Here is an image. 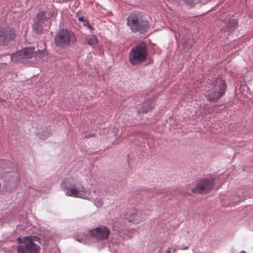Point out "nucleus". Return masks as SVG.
<instances>
[{
	"label": "nucleus",
	"mask_w": 253,
	"mask_h": 253,
	"mask_svg": "<svg viewBox=\"0 0 253 253\" xmlns=\"http://www.w3.org/2000/svg\"><path fill=\"white\" fill-rule=\"evenodd\" d=\"M109 229L105 226L102 225L89 231L91 237L99 240L107 239L110 234Z\"/></svg>",
	"instance_id": "10"
},
{
	"label": "nucleus",
	"mask_w": 253,
	"mask_h": 253,
	"mask_svg": "<svg viewBox=\"0 0 253 253\" xmlns=\"http://www.w3.org/2000/svg\"><path fill=\"white\" fill-rule=\"evenodd\" d=\"M37 238L36 236H31L23 238H17V241L20 244L17 247L18 253H40V247L34 243Z\"/></svg>",
	"instance_id": "7"
},
{
	"label": "nucleus",
	"mask_w": 253,
	"mask_h": 253,
	"mask_svg": "<svg viewBox=\"0 0 253 253\" xmlns=\"http://www.w3.org/2000/svg\"><path fill=\"white\" fill-rule=\"evenodd\" d=\"M85 42L89 45H94L97 42V39L95 36H88L85 38Z\"/></svg>",
	"instance_id": "15"
},
{
	"label": "nucleus",
	"mask_w": 253,
	"mask_h": 253,
	"mask_svg": "<svg viewBox=\"0 0 253 253\" xmlns=\"http://www.w3.org/2000/svg\"><path fill=\"white\" fill-rule=\"evenodd\" d=\"M130 214L132 216L131 218L128 219L129 221L132 220H137L141 221L145 218V214H144L140 211H137L136 210H133L130 212Z\"/></svg>",
	"instance_id": "13"
},
{
	"label": "nucleus",
	"mask_w": 253,
	"mask_h": 253,
	"mask_svg": "<svg viewBox=\"0 0 253 253\" xmlns=\"http://www.w3.org/2000/svg\"><path fill=\"white\" fill-rule=\"evenodd\" d=\"M0 179L2 180L3 191L11 192L14 190L20 180L17 167L9 161L1 160Z\"/></svg>",
	"instance_id": "2"
},
{
	"label": "nucleus",
	"mask_w": 253,
	"mask_h": 253,
	"mask_svg": "<svg viewBox=\"0 0 253 253\" xmlns=\"http://www.w3.org/2000/svg\"><path fill=\"white\" fill-rule=\"evenodd\" d=\"M127 25L133 33L142 34L147 31L149 23L140 14L133 13L127 17Z\"/></svg>",
	"instance_id": "5"
},
{
	"label": "nucleus",
	"mask_w": 253,
	"mask_h": 253,
	"mask_svg": "<svg viewBox=\"0 0 253 253\" xmlns=\"http://www.w3.org/2000/svg\"><path fill=\"white\" fill-rule=\"evenodd\" d=\"M77 39L73 32L68 29H60L54 38L56 46L65 48L76 42Z\"/></svg>",
	"instance_id": "6"
},
{
	"label": "nucleus",
	"mask_w": 253,
	"mask_h": 253,
	"mask_svg": "<svg viewBox=\"0 0 253 253\" xmlns=\"http://www.w3.org/2000/svg\"><path fill=\"white\" fill-rule=\"evenodd\" d=\"M234 24H235H235H236V22H235V21H234Z\"/></svg>",
	"instance_id": "26"
},
{
	"label": "nucleus",
	"mask_w": 253,
	"mask_h": 253,
	"mask_svg": "<svg viewBox=\"0 0 253 253\" xmlns=\"http://www.w3.org/2000/svg\"><path fill=\"white\" fill-rule=\"evenodd\" d=\"M76 17L78 18V20L79 21H80L81 22H83V24L84 23H86V21H85V22L84 21V19L83 17V16H80L79 15V13H77L76 14Z\"/></svg>",
	"instance_id": "17"
},
{
	"label": "nucleus",
	"mask_w": 253,
	"mask_h": 253,
	"mask_svg": "<svg viewBox=\"0 0 253 253\" xmlns=\"http://www.w3.org/2000/svg\"><path fill=\"white\" fill-rule=\"evenodd\" d=\"M83 25H84V26H86V27H87V28H88V29H89L91 31L92 30V29H93L92 27L90 25L88 24V23L87 22H86V23H84L83 24Z\"/></svg>",
	"instance_id": "19"
},
{
	"label": "nucleus",
	"mask_w": 253,
	"mask_h": 253,
	"mask_svg": "<svg viewBox=\"0 0 253 253\" xmlns=\"http://www.w3.org/2000/svg\"><path fill=\"white\" fill-rule=\"evenodd\" d=\"M51 92H52V91L50 90V91H49V93H47V95H49V94H51Z\"/></svg>",
	"instance_id": "23"
},
{
	"label": "nucleus",
	"mask_w": 253,
	"mask_h": 253,
	"mask_svg": "<svg viewBox=\"0 0 253 253\" xmlns=\"http://www.w3.org/2000/svg\"><path fill=\"white\" fill-rule=\"evenodd\" d=\"M226 84L221 78L216 79L211 83H209L205 88V94L207 100L215 102L225 93Z\"/></svg>",
	"instance_id": "3"
},
{
	"label": "nucleus",
	"mask_w": 253,
	"mask_h": 253,
	"mask_svg": "<svg viewBox=\"0 0 253 253\" xmlns=\"http://www.w3.org/2000/svg\"><path fill=\"white\" fill-rule=\"evenodd\" d=\"M54 12L51 10L42 11L37 14L35 19L43 23L44 21H47L53 17Z\"/></svg>",
	"instance_id": "12"
},
{
	"label": "nucleus",
	"mask_w": 253,
	"mask_h": 253,
	"mask_svg": "<svg viewBox=\"0 0 253 253\" xmlns=\"http://www.w3.org/2000/svg\"><path fill=\"white\" fill-rule=\"evenodd\" d=\"M190 41H191L190 42V45L189 46V45L188 44V43L186 42H183V47L185 49V48H187L189 49V48H190V46L192 45V42L193 41V39H191V40H189Z\"/></svg>",
	"instance_id": "18"
},
{
	"label": "nucleus",
	"mask_w": 253,
	"mask_h": 253,
	"mask_svg": "<svg viewBox=\"0 0 253 253\" xmlns=\"http://www.w3.org/2000/svg\"><path fill=\"white\" fill-rule=\"evenodd\" d=\"M142 110H143V112H145V113H147L148 111H149V110H148V109H145L144 108H143L142 109Z\"/></svg>",
	"instance_id": "22"
},
{
	"label": "nucleus",
	"mask_w": 253,
	"mask_h": 253,
	"mask_svg": "<svg viewBox=\"0 0 253 253\" xmlns=\"http://www.w3.org/2000/svg\"><path fill=\"white\" fill-rule=\"evenodd\" d=\"M240 253H247L245 251H241Z\"/></svg>",
	"instance_id": "25"
},
{
	"label": "nucleus",
	"mask_w": 253,
	"mask_h": 253,
	"mask_svg": "<svg viewBox=\"0 0 253 253\" xmlns=\"http://www.w3.org/2000/svg\"><path fill=\"white\" fill-rule=\"evenodd\" d=\"M147 56V46L144 42H140L134 46L130 50L129 61L133 66H137L144 62Z\"/></svg>",
	"instance_id": "4"
},
{
	"label": "nucleus",
	"mask_w": 253,
	"mask_h": 253,
	"mask_svg": "<svg viewBox=\"0 0 253 253\" xmlns=\"http://www.w3.org/2000/svg\"><path fill=\"white\" fill-rule=\"evenodd\" d=\"M43 55L42 50H39V52H36L34 47H25L22 50L17 51L15 53L11 54L10 58L11 61L16 62L23 59L31 58L32 57L40 58Z\"/></svg>",
	"instance_id": "8"
},
{
	"label": "nucleus",
	"mask_w": 253,
	"mask_h": 253,
	"mask_svg": "<svg viewBox=\"0 0 253 253\" xmlns=\"http://www.w3.org/2000/svg\"><path fill=\"white\" fill-rule=\"evenodd\" d=\"M15 36L14 30L8 27L0 29V46L7 44Z\"/></svg>",
	"instance_id": "11"
},
{
	"label": "nucleus",
	"mask_w": 253,
	"mask_h": 253,
	"mask_svg": "<svg viewBox=\"0 0 253 253\" xmlns=\"http://www.w3.org/2000/svg\"><path fill=\"white\" fill-rule=\"evenodd\" d=\"M90 239V237L84 234L81 237H77L76 238V240L78 241L79 242L82 243L83 244H90L89 240Z\"/></svg>",
	"instance_id": "16"
},
{
	"label": "nucleus",
	"mask_w": 253,
	"mask_h": 253,
	"mask_svg": "<svg viewBox=\"0 0 253 253\" xmlns=\"http://www.w3.org/2000/svg\"><path fill=\"white\" fill-rule=\"evenodd\" d=\"M167 253H171V252H170V251L169 250L167 251Z\"/></svg>",
	"instance_id": "24"
},
{
	"label": "nucleus",
	"mask_w": 253,
	"mask_h": 253,
	"mask_svg": "<svg viewBox=\"0 0 253 253\" xmlns=\"http://www.w3.org/2000/svg\"><path fill=\"white\" fill-rule=\"evenodd\" d=\"M186 2L188 3V4H190V5H194L195 4V2H192V1H189L188 0H185Z\"/></svg>",
	"instance_id": "20"
},
{
	"label": "nucleus",
	"mask_w": 253,
	"mask_h": 253,
	"mask_svg": "<svg viewBox=\"0 0 253 253\" xmlns=\"http://www.w3.org/2000/svg\"><path fill=\"white\" fill-rule=\"evenodd\" d=\"M61 187L65 195L91 201L97 208H101L104 204L103 191L98 188L92 190L83 186L75 178L69 177L64 178Z\"/></svg>",
	"instance_id": "1"
},
{
	"label": "nucleus",
	"mask_w": 253,
	"mask_h": 253,
	"mask_svg": "<svg viewBox=\"0 0 253 253\" xmlns=\"http://www.w3.org/2000/svg\"><path fill=\"white\" fill-rule=\"evenodd\" d=\"M42 24L43 23H42V22L35 19L33 28L37 34H40L42 33Z\"/></svg>",
	"instance_id": "14"
},
{
	"label": "nucleus",
	"mask_w": 253,
	"mask_h": 253,
	"mask_svg": "<svg viewBox=\"0 0 253 253\" xmlns=\"http://www.w3.org/2000/svg\"><path fill=\"white\" fill-rule=\"evenodd\" d=\"M188 249V246H185V247L182 246L181 247L179 248L180 250H187Z\"/></svg>",
	"instance_id": "21"
},
{
	"label": "nucleus",
	"mask_w": 253,
	"mask_h": 253,
	"mask_svg": "<svg viewBox=\"0 0 253 253\" xmlns=\"http://www.w3.org/2000/svg\"><path fill=\"white\" fill-rule=\"evenodd\" d=\"M214 184V182L212 179H202L192 189V191L194 193L196 192L200 194L206 193L211 189Z\"/></svg>",
	"instance_id": "9"
}]
</instances>
